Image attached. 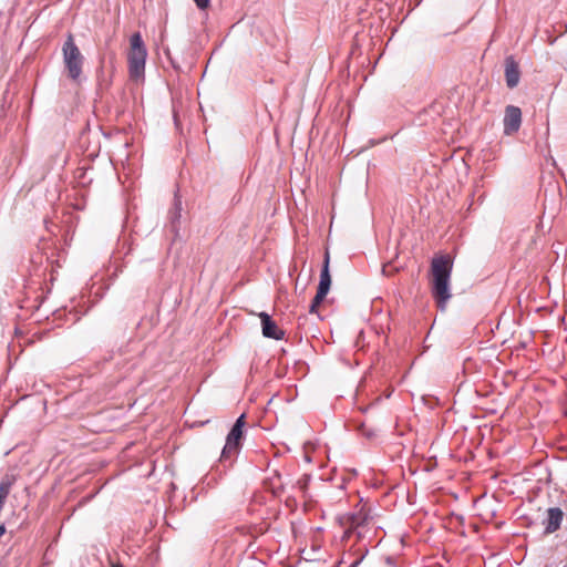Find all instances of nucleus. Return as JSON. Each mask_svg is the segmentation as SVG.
I'll use <instances>...</instances> for the list:
<instances>
[{
    "mask_svg": "<svg viewBox=\"0 0 567 567\" xmlns=\"http://www.w3.org/2000/svg\"><path fill=\"white\" fill-rule=\"evenodd\" d=\"M453 261L447 255L434 257L431 262L432 296L442 311L445 310L452 295L450 292V279Z\"/></svg>",
    "mask_w": 567,
    "mask_h": 567,
    "instance_id": "f257e3e1",
    "label": "nucleus"
},
{
    "mask_svg": "<svg viewBox=\"0 0 567 567\" xmlns=\"http://www.w3.org/2000/svg\"><path fill=\"white\" fill-rule=\"evenodd\" d=\"M147 49L140 32L130 38V50L127 53L128 74L132 80L144 78Z\"/></svg>",
    "mask_w": 567,
    "mask_h": 567,
    "instance_id": "f03ea898",
    "label": "nucleus"
},
{
    "mask_svg": "<svg viewBox=\"0 0 567 567\" xmlns=\"http://www.w3.org/2000/svg\"><path fill=\"white\" fill-rule=\"evenodd\" d=\"M62 54L68 76L72 81L79 82L82 74L84 56L75 44L72 33L68 34L66 40L63 43Z\"/></svg>",
    "mask_w": 567,
    "mask_h": 567,
    "instance_id": "7ed1b4c3",
    "label": "nucleus"
},
{
    "mask_svg": "<svg viewBox=\"0 0 567 567\" xmlns=\"http://www.w3.org/2000/svg\"><path fill=\"white\" fill-rule=\"evenodd\" d=\"M245 425V414H241L233 425L231 430L229 431L225 446L221 451L220 461L226 462L228 460H231L235 455L238 454L240 446H241V439L244 435L243 427Z\"/></svg>",
    "mask_w": 567,
    "mask_h": 567,
    "instance_id": "20e7f679",
    "label": "nucleus"
},
{
    "mask_svg": "<svg viewBox=\"0 0 567 567\" xmlns=\"http://www.w3.org/2000/svg\"><path fill=\"white\" fill-rule=\"evenodd\" d=\"M504 134L513 135L518 132L522 124V111L518 106L507 105L504 114Z\"/></svg>",
    "mask_w": 567,
    "mask_h": 567,
    "instance_id": "39448f33",
    "label": "nucleus"
},
{
    "mask_svg": "<svg viewBox=\"0 0 567 567\" xmlns=\"http://www.w3.org/2000/svg\"><path fill=\"white\" fill-rule=\"evenodd\" d=\"M565 513L559 507H549L546 511V517L543 519L544 534L550 535L557 532L564 520Z\"/></svg>",
    "mask_w": 567,
    "mask_h": 567,
    "instance_id": "423d86ee",
    "label": "nucleus"
},
{
    "mask_svg": "<svg viewBox=\"0 0 567 567\" xmlns=\"http://www.w3.org/2000/svg\"><path fill=\"white\" fill-rule=\"evenodd\" d=\"M259 318L261 321L264 337L275 340H281L284 338V330H281L277 326V323L271 319V317L267 312H260Z\"/></svg>",
    "mask_w": 567,
    "mask_h": 567,
    "instance_id": "0eeeda50",
    "label": "nucleus"
},
{
    "mask_svg": "<svg viewBox=\"0 0 567 567\" xmlns=\"http://www.w3.org/2000/svg\"><path fill=\"white\" fill-rule=\"evenodd\" d=\"M520 79L519 65L513 55L505 59V80L509 89L517 86Z\"/></svg>",
    "mask_w": 567,
    "mask_h": 567,
    "instance_id": "6e6552de",
    "label": "nucleus"
},
{
    "mask_svg": "<svg viewBox=\"0 0 567 567\" xmlns=\"http://www.w3.org/2000/svg\"><path fill=\"white\" fill-rule=\"evenodd\" d=\"M369 518H370L369 514H368V512L364 511L363 507L360 511H358L357 513L348 515L346 517V520H347V524H349V528L344 532L343 537L344 538L349 537V535L353 528L365 525L368 523Z\"/></svg>",
    "mask_w": 567,
    "mask_h": 567,
    "instance_id": "1a4fd4ad",
    "label": "nucleus"
},
{
    "mask_svg": "<svg viewBox=\"0 0 567 567\" xmlns=\"http://www.w3.org/2000/svg\"><path fill=\"white\" fill-rule=\"evenodd\" d=\"M329 262H330V257H329V252L327 251L324 254V260H323L322 269L320 272V280H319V285H318V289H317V290L326 292V293L329 292L330 286H331Z\"/></svg>",
    "mask_w": 567,
    "mask_h": 567,
    "instance_id": "9d476101",
    "label": "nucleus"
},
{
    "mask_svg": "<svg viewBox=\"0 0 567 567\" xmlns=\"http://www.w3.org/2000/svg\"><path fill=\"white\" fill-rule=\"evenodd\" d=\"M271 487H272V493L276 496H280L281 493L284 492V483L281 481V475L277 472H276L275 476L271 478Z\"/></svg>",
    "mask_w": 567,
    "mask_h": 567,
    "instance_id": "9b49d317",
    "label": "nucleus"
},
{
    "mask_svg": "<svg viewBox=\"0 0 567 567\" xmlns=\"http://www.w3.org/2000/svg\"><path fill=\"white\" fill-rule=\"evenodd\" d=\"M327 295L328 293H326V292L317 290V293H316L315 298L312 299L310 307H309L310 313H317L318 307L321 305V302L323 301V299L326 298Z\"/></svg>",
    "mask_w": 567,
    "mask_h": 567,
    "instance_id": "f8f14e48",
    "label": "nucleus"
},
{
    "mask_svg": "<svg viewBox=\"0 0 567 567\" xmlns=\"http://www.w3.org/2000/svg\"><path fill=\"white\" fill-rule=\"evenodd\" d=\"M182 203L178 198H175L174 209L169 213V218L172 224L174 225L181 218Z\"/></svg>",
    "mask_w": 567,
    "mask_h": 567,
    "instance_id": "ddd939ff",
    "label": "nucleus"
},
{
    "mask_svg": "<svg viewBox=\"0 0 567 567\" xmlns=\"http://www.w3.org/2000/svg\"><path fill=\"white\" fill-rule=\"evenodd\" d=\"M196 6L199 8V9H206L209 7L210 4V0H194Z\"/></svg>",
    "mask_w": 567,
    "mask_h": 567,
    "instance_id": "4468645a",
    "label": "nucleus"
},
{
    "mask_svg": "<svg viewBox=\"0 0 567 567\" xmlns=\"http://www.w3.org/2000/svg\"><path fill=\"white\" fill-rule=\"evenodd\" d=\"M6 533V527L3 524H0V538L4 535Z\"/></svg>",
    "mask_w": 567,
    "mask_h": 567,
    "instance_id": "2eb2a0df",
    "label": "nucleus"
},
{
    "mask_svg": "<svg viewBox=\"0 0 567 567\" xmlns=\"http://www.w3.org/2000/svg\"><path fill=\"white\" fill-rule=\"evenodd\" d=\"M111 567H124L121 563H112Z\"/></svg>",
    "mask_w": 567,
    "mask_h": 567,
    "instance_id": "dca6fc26",
    "label": "nucleus"
},
{
    "mask_svg": "<svg viewBox=\"0 0 567 567\" xmlns=\"http://www.w3.org/2000/svg\"><path fill=\"white\" fill-rule=\"evenodd\" d=\"M382 271H383V274H388V266H383Z\"/></svg>",
    "mask_w": 567,
    "mask_h": 567,
    "instance_id": "f3484780",
    "label": "nucleus"
},
{
    "mask_svg": "<svg viewBox=\"0 0 567 567\" xmlns=\"http://www.w3.org/2000/svg\"><path fill=\"white\" fill-rule=\"evenodd\" d=\"M358 564H359V560L354 561V563L351 565V567H357V566H358Z\"/></svg>",
    "mask_w": 567,
    "mask_h": 567,
    "instance_id": "a211bd4d",
    "label": "nucleus"
}]
</instances>
